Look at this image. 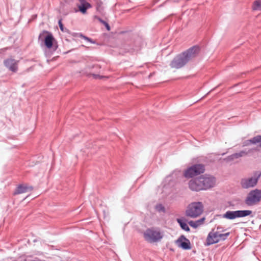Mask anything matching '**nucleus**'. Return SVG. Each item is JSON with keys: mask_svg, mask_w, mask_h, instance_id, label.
<instances>
[{"mask_svg": "<svg viewBox=\"0 0 261 261\" xmlns=\"http://www.w3.org/2000/svg\"><path fill=\"white\" fill-rule=\"evenodd\" d=\"M80 4L78 5L79 10L83 14L86 12L88 9L91 7V5L85 0H79Z\"/></svg>", "mask_w": 261, "mask_h": 261, "instance_id": "16", "label": "nucleus"}, {"mask_svg": "<svg viewBox=\"0 0 261 261\" xmlns=\"http://www.w3.org/2000/svg\"><path fill=\"white\" fill-rule=\"evenodd\" d=\"M189 187L192 191L203 190L200 176L190 180L189 182Z\"/></svg>", "mask_w": 261, "mask_h": 261, "instance_id": "11", "label": "nucleus"}, {"mask_svg": "<svg viewBox=\"0 0 261 261\" xmlns=\"http://www.w3.org/2000/svg\"><path fill=\"white\" fill-rule=\"evenodd\" d=\"M94 76H95V78H97V77H99V75H94Z\"/></svg>", "mask_w": 261, "mask_h": 261, "instance_id": "26", "label": "nucleus"}, {"mask_svg": "<svg viewBox=\"0 0 261 261\" xmlns=\"http://www.w3.org/2000/svg\"><path fill=\"white\" fill-rule=\"evenodd\" d=\"M203 211V205L201 202H194L188 205L186 211L187 217L196 218L199 217Z\"/></svg>", "mask_w": 261, "mask_h": 261, "instance_id": "2", "label": "nucleus"}, {"mask_svg": "<svg viewBox=\"0 0 261 261\" xmlns=\"http://www.w3.org/2000/svg\"><path fill=\"white\" fill-rule=\"evenodd\" d=\"M205 218L204 217H203L197 221H190L188 222L190 226L194 228H197V227H199L200 226L203 225L204 223Z\"/></svg>", "mask_w": 261, "mask_h": 261, "instance_id": "18", "label": "nucleus"}, {"mask_svg": "<svg viewBox=\"0 0 261 261\" xmlns=\"http://www.w3.org/2000/svg\"><path fill=\"white\" fill-rule=\"evenodd\" d=\"M143 237L147 242L153 243L160 241L163 238V234L159 229L152 227L144 232Z\"/></svg>", "mask_w": 261, "mask_h": 261, "instance_id": "3", "label": "nucleus"}, {"mask_svg": "<svg viewBox=\"0 0 261 261\" xmlns=\"http://www.w3.org/2000/svg\"><path fill=\"white\" fill-rule=\"evenodd\" d=\"M219 229L218 227L217 230L213 229L208 233L206 239L205 245L210 246L217 243L221 241H224L229 235V232L222 233Z\"/></svg>", "mask_w": 261, "mask_h": 261, "instance_id": "1", "label": "nucleus"}, {"mask_svg": "<svg viewBox=\"0 0 261 261\" xmlns=\"http://www.w3.org/2000/svg\"><path fill=\"white\" fill-rule=\"evenodd\" d=\"M176 243L178 247L185 250H189L191 248L190 241L183 235L179 237L176 240Z\"/></svg>", "mask_w": 261, "mask_h": 261, "instance_id": "14", "label": "nucleus"}, {"mask_svg": "<svg viewBox=\"0 0 261 261\" xmlns=\"http://www.w3.org/2000/svg\"><path fill=\"white\" fill-rule=\"evenodd\" d=\"M100 21L107 28V29L109 31L110 30V27L109 26V25L108 24V23H107L106 22H105V21L103 20H102L101 19H100Z\"/></svg>", "mask_w": 261, "mask_h": 261, "instance_id": "24", "label": "nucleus"}, {"mask_svg": "<svg viewBox=\"0 0 261 261\" xmlns=\"http://www.w3.org/2000/svg\"><path fill=\"white\" fill-rule=\"evenodd\" d=\"M252 9L253 10L261 11V0H256L253 2Z\"/></svg>", "mask_w": 261, "mask_h": 261, "instance_id": "20", "label": "nucleus"}, {"mask_svg": "<svg viewBox=\"0 0 261 261\" xmlns=\"http://www.w3.org/2000/svg\"><path fill=\"white\" fill-rule=\"evenodd\" d=\"M253 144H258L261 146V136L258 135L252 138Z\"/></svg>", "mask_w": 261, "mask_h": 261, "instance_id": "21", "label": "nucleus"}, {"mask_svg": "<svg viewBox=\"0 0 261 261\" xmlns=\"http://www.w3.org/2000/svg\"><path fill=\"white\" fill-rule=\"evenodd\" d=\"M251 144H253V141H252V139L245 141L243 143V146H248Z\"/></svg>", "mask_w": 261, "mask_h": 261, "instance_id": "23", "label": "nucleus"}, {"mask_svg": "<svg viewBox=\"0 0 261 261\" xmlns=\"http://www.w3.org/2000/svg\"><path fill=\"white\" fill-rule=\"evenodd\" d=\"M79 36H80L81 38H83V39H84L85 40H87V41H88L90 42V43H93V44H95V41H94V40H92V39H91V38H88V37H86V36H85L83 35V34H80L79 35Z\"/></svg>", "mask_w": 261, "mask_h": 261, "instance_id": "22", "label": "nucleus"}, {"mask_svg": "<svg viewBox=\"0 0 261 261\" xmlns=\"http://www.w3.org/2000/svg\"><path fill=\"white\" fill-rule=\"evenodd\" d=\"M260 199L261 190L256 189L249 192L245 200V202L248 206H252L258 203Z\"/></svg>", "mask_w": 261, "mask_h": 261, "instance_id": "4", "label": "nucleus"}, {"mask_svg": "<svg viewBox=\"0 0 261 261\" xmlns=\"http://www.w3.org/2000/svg\"><path fill=\"white\" fill-rule=\"evenodd\" d=\"M177 222L179 224L180 227L184 230L186 231H190V229L188 226V224L185 221V220L184 218H178L177 219Z\"/></svg>", "mask_w": 261, "mask_h": 261, "instance_id": "19", "label": "nucleus"}, {"mask_svg": "<svg viewBox=\"0 0 261 261\" xmlns=\"http://www.w3.org/2000/svg\"><path fill=\"white\" fill-rule=\"evenodd\" d=\"M188 63L185 58L181 54L177 55L172 61L170 66L172 68L178 69L181 68Z\"/></svg>", "mask_w": 261, "mask_h": 261, "instance_id": "9", "label": "nucleus"}, {"mask_svg": "<svg viewBox=\"0 0 261 261\" xmlns=\"http://www.w3.org/2000/svg\"><path fill=\"white\" fill-rule=\"evenodd\" d=\"M5 66L10 71L16 72L18 70V61L13 58H8L4 61Z\"/></svg>", "mask_w": 261, "mask_h": 261, "instance_id": "12", "label": "nucleus"}, {"mask_svg": "<svg viewBox=\"0 0 261 261\" xmlns=\"http://www.w3.org/2000/svg\"><path fill=\"white\" fill-rule=\"evenodd\" d=\"M46 34V36L44 38V44L48 48H50L53 46V41H54V38L50 32L44 31L41 34H40L39 38L41 39L42 36Z\"/></svg>", "mask_w": 261, "mask_h": 261, "instance_id": "13", "label": "nucleus"}, {"mask_svg": "<svg viewBox=\"0 0 261 261\" xmlns=\"http://www.w3.org/2000/svg\"><path fill=\"white\" fill-rule=\"evenodd\" d=\"M203 190L213 187L216 184L215 178L210 175L200 176Z\"/></svg>", "mask_w": 261, "mask_h": 261, "instance_id": "8", "label": "nucleus"}, {"mask_svg": "<svg viewBox=\"0 0 261 261\" xmlns=\"http://www.w3.org/2000/svg\"><path fill=\"white\" fill-rule=\"evenodd\" d=\"M59 27H60V30L63 32L64 31V27H63V24H62V21L61 20H60L59 21Z\"/></svg>", "mask_w": 261, "mask_h": 261, "instance_id": "25", "label": "nucleus"}, {"mask_svg": "<svg viewBox=\"0 0 261 261\" xmlns=\"http://www.w3.org/2000/svg\"><path fill=\"white\" fill-rule=\"evenodd\" d=\"M33 188L32 187L28 186L27 185H20L16 189L14 194H19L22 193H27L32 191Z\"/></svg>", "mask_w": 261, "mask_h": 261, "instance_id": "17", "label": "nucleus"}, {"mask_svg": "<svg viewBox=\"0 0 261 261\" xmlns=\"http://www.w3.org/2000/svg\"><path fill=\"white\" fill-rule=\"evenodd\" d=\"M250 210L227 211L224 214V217L228 219H234L236 218L244 217L252 214Z\"/></svg>", "mask_w": 261, "mask_h": 261, "instance_id": "7", "label": "nucleus"}, {"mask_svg": "<svg viewBox=\"0 0 261 261\" xmlns=\"http://www.w3.org/2000/svg\"><path fill=\"white\" fill-rule=\"evenodd\" d=\"M205 168L202 164H196L188 168L184 172V176L187 178H191L203 173Z\"/></svg>", "mask_w": 261, "mask_h": 261, "instance_id": "6", "label": "nucleus"}, {"mask_svg": "<svg viewBox=\"0 0 261 261\" xmlns=\"http://www.w3.org/2000/svg\"><path fill=\"white\" fill-rule=\"evenodd\" d=\"M199 51V48L197 46H193L181 53L188 62L196 57Z\"/></svg>", "mask_w": 261, "mask_h": 261, "instance_id": "10", "label": "nucleus"}, {"mask_svg": "<svg viewBox=\"0 0 261 261\" xmlns=\"http://www.w3.org/2000/svg\"><path fill=\"white\" fill-rule=\"evenodd\" d=\"M260 176V172H256L253 176L242 178L241 180L242 187L244 189H248L255 187Z\"/></svg>", "mask_w": 261, "mask_h": 261, "instance_id": "5", "label": "nucleus"}, {"mask_svg": "<svg viewBox=\"0 0 261 261\" xmlns=\"http://www.w3.org/2000/svg\"><path fill=\"white\" fill-rule=\"evenodd\" d=\"M251 152H252V149H245L244 150H241L239 152H237L231 154V155H229L225 160L227 162L232 161L240 158L247 156Z\"/></svg>", "mask_w": 261, "mask_h": 261, "instance_id": "15", "label": "nucleus"}]
</instances>
